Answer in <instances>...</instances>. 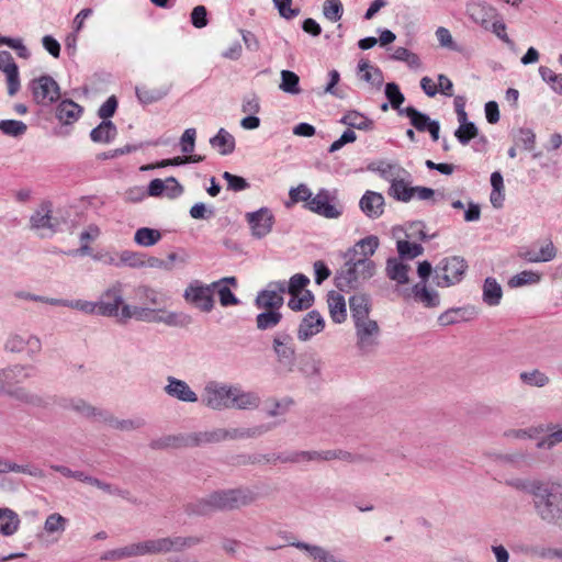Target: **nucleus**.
I'll return each instance as SVG.
<instances>
[{
  "mask_svg": "<svg viewBox=\"0 0 562 562\" xmlns=\"http://www.w3.org/2000/svg\"><path fill=\"white\" fill-rule=\"evenodd\" d=\"M257 497V493L248 486L217 490L186 504L184 513L189 516H209L215 512L237 510L249 506Z\"/></svg>",
  "mask_w": 562,
  "mask_h": 562,
  "instance_id": "obj_1",
  "label": "nucleus"
},
{
  "mask_svg": "<svg viewBox=\"0 0 562 562\" xmlns=\"http://www.w3.org/2000/svg\"><path fill=\"white\" fill-rule=\"evenodd\" d=\"M31 364L14 363L0 369V394L7 395L20 403L42 407L45 401L42 396L19 384L33 376Z\"/></svg>",
  "mask_w": 562,
  "mask_h": 562,
  "instance_id": "obj_2",
  "label": "nucleus"
},
{
  "mask_svg": "<svg viewBox=\"0 0 562 562\" xmlns=\"http://www.w3.org/2000/svg\"><path fill=\"white\" fill-rule=\"evenodd\" d=\"M532 504L540 520L562 528V487L560 484L544 482L532 499Z\"/></svg>",
  "mask_w": 562,
  "mask_h": 562,
  "instance_id": "obj_3",
  "label": "nucleus"
},
{
  "mask_svg": "<svg viewBox=\"0 0 562 562\" xmlns=\"http://www.w3.org/2000/svg\"><path fill=\"white\" fill-rule=\"evenodd\" d=\"M345 263L336 271L335 285L340 291H350L359 288L364 281L372 278L376 266L372 260L358 259L342 254Z\"/></svg>",
  "mask_w": 562,
  "mask_h": 562,
  "instance_id": "obj_4",
  "label": "nucleus"
},
{
  "mask_svg": "<svg viewBox=\"0 0 562 562\" xmlns=\"http://www.w3.org/2000/svg\"><path fill=\"white\" fill-rule=\"evenodd\" d=\"M271 350L279 368L286 373L295 370L296 346L294 337L288 330H278L271 338Z\"/></svg>",
  "mask_w": 562,
  "mask_h": 562,
  "instance_id": "obj_5",
  "label": "nucleus"
},
{
  "mask_svg": "<svg viewBox=\"0 0 562 562\" xmlns=\"http://www.w3.org/2000/svg\"><path fill=\"white\" fill-rule=\"evenodd\" d=\"M160 554L158 538L145 539L105 551L101 559L117 562L125 559Z\"/></svg>",
  "mask_w": 562,
  "mask_h": 562,
  "instance_id": "obj_6",
  "label": "nucleus"
},
{
  "mask_svg": "<svg viewBox=\"0 0 562 562\" xmlns=\"http://www.w3.org/2000/svg\"><path fill=\"white\" fill-rule=\"evenodd\" d=\"M308 211L328 218H339L344 213V205L337 198V190L319 189L308 203Z\"/></svg>",
  "mask_w": 562,
  "mask_h": 562,
  "instance_id": "obj_7",
  "label": "nucleus"
},
{
  "mask_svg": "<svg viewBox=\"0 0 562 562\" xmlns=\"http://www.w3.org/2000/svg\"><path fill=\"white\" fill-rule=\"evenodd\" d=\"M233 384L218 381H209L205 383L201 403L212 411H224L231 408Z\"/></svg>",
  "mask_w": 562,
  "mask_h": 562,
  "instance_id": "obj_8",
  "label": "nucleus"
},
{
  "mask_svg": "<svg viewBox=\"0 0 562 562\" xmlns=\"http://www.w3.org/2000/svg\"><path fill=\"white\" fill-rule=\"evenodd\" d=\"M468 269L467 261L459 256L445 258L435 269L438 286H451L459 283Z\"/></svg>",
  "mask_w": 562,
  "mask_h": 562,
  "instance_id": "obj_9",
  "label": "nucleus"
},
{
  "mask_svg": "<svg viewBox=\"0 0 562 562\" xmlns=\"http://www.w3.org/2000/svg\"><path fill=\"white\" fill-rule=\"evenodd\" d=\"M3 349L9 353H21L26 351L30 359H35L42 350V341L34 334L11 333L4 341Z\"/></svg>",
  "mask_w": 562,
  "mask_h": 562,
  "instance_id": "obj_10",
  "label": "nucleus"
},
{
  "mask_svg": "<svg viewBox=\"0 0 562 562\" xmlns=\"http://www.w3.org/2000/svg\"><path fill=\"white\" fill-rule=\"evenodd\" d=\"M33 100L43 106L50 105L60 98L59 85L48 75H43L30 82Z\"/></svg>",
  "mask_w": 562,
  "mask_h": 562,
  "instance_id": "obj_11",
  "label": "nucleus"
},
{
  "mask_svg": "<svg viewBox=\"0 0 562 562\" xmlns=\"http://www.w3.org/2000/svg\"><path fill=\"white\" fill-rule=\"evenodd\" d=\"M31 229L36 231L41 237H49L58 232L59 221L52 215V203L43 202L31 215Z\"/></svg>",
  "mask_w": 562,
  "mask_h": 562,
  "instance_id": "obj_12",
  "label": "nucleus"
},
{
  "mask_svg": "<svg viewBox=\"0 0 562 562\" xmlns=\"http://www.w3.org/2000/svg\"><path fill=\"white\" fill-rule=\"evenodd\" d=\"M357 347L363 355L372 352L379 345L380 327L371 318L355 323Z\"/></svg>",
  "mask_w": 562,
  "mask_h": 562,
  "instance_id": "obj_13",
  "label": "nucleus"
},
{
  "mask_svg": "<svg viewBox=\"0 0 562 562\" xmlns=\"http://www.w3.org/2000/svg\"><path fill=\"white\" fill-rule=\"evenodd\" d=\"M284 293H286V281L270 282L265 290L258 292L255 305L259 310L280 311L284 303Z\"/></svg>",
  "mask_w": 562,
  "mask_h": 562,
  "instance_id": "obj_14",
  "label": "nucleus"
},
{
  "mask_svg": "<svg viewBox=\"0 0 562 562\" xmlns=\"http://www.w3.org/2000/svg\"><path fill=\"white\" fill-rule=\"evenodd\" d=\"M123 305V285L116 282L101 294L98 301V315L121 317L120 306Z\"/></svg>",
  "mask_w": 562,
  "mask_h": 562,
  "instance_id": "obj_15",
  "label": "nucleus"
},
{
  "mask_svg": "<svg viewBox=\"0 0 562 562\" xmlns=\"http://www.w3.org/2000/svg\"><path fill=\"white\" fill-rule=\"evenodd\" d=\"M212 283L209 285H202L198 283H191L184 291V299L194 304L198 308L203 312H211L214 307Z\"/></svg>",
  "mask_w": 562,
  "mask_h": 562,
  "instance_id": "obj_16",
  "label": "nucleus"
},
{
  "mask_svg": "<svg viewBox=\"0 0 562 562\" xmlns=\"http://www.w3.org/2000/svg\"><path fill=\"white\" fill-rule=\"evenodd\" d=\"M325 328V321L318 311H310L301 319L297 329L296 337L300 341L306 342L314 336L322 333Z\"/></svg>",
  "mask_w": 562,
  "mask_h": 562,
  "instance_id": "obj_17",
  "label": "nucleus"
},
{
  "mask_svg": "<svg viewBox=\"0 0 562 562\" xmlns=\"http://www.w3.org/2000/svg\"><path fill=\"white\" fill-rule=\"evenodd\" d=\"M469 18L484 30H490L491 24L499 18L497 10L485 1H472L467 4Z\"/></svg>",
  "mask_w": 562,
  "mask_h": 562,
  "instance_id": "obj_18",
  "label": "nucleus"
},
{
  "mask_svg": "<svg viewBox=\"0 0 562 562\" xmlns=\"http://www.w3.org/2000/svg\"><path fill=\"white\" fill-rule=\"evenodd\" d=\"M164 392L171 398L183 403H196L199 395L191 389V386L181 379L176 376H167Z\"/></svg>",
  "mask_w": 562,
  "mask_h": 562,
  "instance_id": "obj_19",
  "label": "nucleus"
},
{
  "mask_svg": "<svg viewBox=\"0 0 562 562\" xmlns=\"http://www.w3.org/2000/svg\"><path fill=\"white\" fill-rule=\"evenodd\" d=\"M246 216L254 237L260 239L271 232L274 220L268 209L262 207L256 212L248 213Z\"/></svg>",
  "mask_w": 562,
  "mask_h": 562,
  "instance_id": "obj_20",
  "label": "nucleus"
},
{
  "mask_svg": "<svg viewBox=\"0 0 562 562\" xmlns=\"http://www.w3.org/2000/svg\"><path fill=\"white\" fill-rule=\"evenodd\" d=\"M160 554H167L170 552H180L184 549L192 548L202 542L201 537L189 536V537H161L158 538Z\"/></svg>",
  "mask_w": 562,
  "mask_h": 562,
  "instance_id": "obj_21",
  "label": "nucleus"
},
{
  "mask_svg": "<svg viewBox=\"0 0 562 562\" xmlns=\"http://www.w3.org/2000/svg\"><path fill=\"white\" fill-rule=\"evenodd\" d=\"M0 70L7 76L8 93L14 95L20 90L19 69L12 55L7 50L0 52Z\"/></svg>",
  "mask_w": 562,
  "mask_h": 562,
  "instance_id": "obj_22",
  "label": "nucleus"
},
{
  "mask_svg": "<svg viewBox=\"0 0 562 562\" xmlns=\"http://www.w3.org/2000/svg\"><path fill=\"white\" fill-rule=\"evenodd\" d=\"M403 296L405 299L413 296L416 302L428 308L436 307L440 303L438 292L429 290L425 282H418L411 290H404Z\"/></svg>",
  "mask_w": 562,
  "mask_h": 562,
  "instance_id": "obj_23",
  "label": "nucleus"
},
{
  "mask_svg": "<svg viewBox=\"0 0 562 562\" xmlns=\"http://www.w3.org/2000/svg\"><path fill=\"white\" fill-rule=\"evenodd\" d=\"M260 405V397L251 391H244L239 385L233 384L231 408L256 409Z\"/></svg>",
  "mask_w": 562,
  "mask_h": 562,
  "instance_id": "obj_24",
  "label": "nucleus"
},
{
  "mask_svg": "<svg viewBox=\"0 0 562 562\" xmlns=\"http://www.w3.org/2000/svg\"><path fill=\"white\" fill-rule=\"evenodd\" d=\"M361 211L370 218H379L384 212V198L381 193L367 191L359 201Z\"/></svg>",
  "mask_w": 562,
  "mask_h": 562,
  "instance_id": "obj_25",
  "label": "nucleus"
},
{
  "mask_svg": "<svg viewBox=\"0 0 562 562\" xmlns=\"http://www.w3.org/2000/svg\"><path fill=\"white\" fill-rule=\"evenodd\" d=\"M273 425L262 424L252 428H221V440H237L259 437L272 429Z\"/></svg>",
  "mask_w": 562,
  "mask_h": 562,
  "instance_id": "obj_26",
  "label": "nucleus"
},
{
  "mask_svg": "<svg viewBox=\"0 0 562 562\" xmlns=\"http://www.w3.org/2000/svg\"><path fill=\"white\" fill-rule=\"evenodd\" d=\"M380 241L375 235L367 236L358 240L352 247L348 248L346 256L356 257L358 259L371 260L370 257L379 248Z\"/></svg>",
  "mask_w": 562,
  "mask_h": 562,
  "instance_id": "obj_27",
  "label": "nucleus"
},
{
  "mask_svg": "<svg viewBox=\"0 0 562 562\" xmlns=\"http://www.w3.org/2000/svg\"><path fill=\"white\" fill-rule=\"evenodd\" d=\"M322 367V359L314 352L301 353L299 357L297 371L306 378L321 375Z\"/></svg>",
  "mask_w": 562,
  "mask_h": 562,
  "instance_id": "obj_28",
  "label": "nucleus"
},
{
  "mask_svg": "<svg viewBox=\"0 0 562 562\" xmlns=\"http://www.w3.org/2000/svg\"><path fill=\"white\" fill-rule=\"evenodd\" d=\"M65 407L78 413L83 417L91 418L100 423H102L104 414L106 412L105 409L92 406L82 398H71L68 401Z\"/></svg>",
  "mask_w": 562,
  "mask_h": 562,
  "instance_id": "obj_29",
  "label": "nucleus"
},
{
  "mask_svg": "<svg viewBox=\"0 0 562 562\" xmlns=\"http://www.w3.org/2000/svg\"><path fill=\"white\" fill-rule=\"evenodd\" d=\"M291 546L295 547L299 550L305 551L308 554V557L313 560V562H344L337 557H335L327 549L317 544L296 541L292 542Z\"/></svg>",
  "mask_w": 562,
  "mask_h": 562,
  "instance_id": "obj_30",
  "label": "nucleus"
},
{
  "mask_svg": "<svg viewBox=\"0 0 562 562\" xmlns=\"http://www.w3.org/2000/svg\"><path fill=\"white\" fill-rule=\"evenodd\" d=\"M370 297L363 293H356L349 297V308L353 323L370 318Z\"/></svg>",
  "mask_w": 562,
  "mask_h": 562,
  "instance_id": "obj_31",
  "label": "nucleus"
},
{
  "mask_svg": "<svg viewBox=\"0 0 562 562\" xmlns=\"http://www.w3.org/2000/svg\"><path fill=\"white\" fill-rule=\"evenodd\" d=\"M557 249L551 240H547L539 250L526 249L520 252V257L528 262H548L554 259Z\"/></svg>",
  "mask_w": 562,
  "mask_h": 562,
  "instance_id": "obj_32",
  "label": "nucleus"
},
{
  "mask_svg": "<svg viewBox=\"0 0 562 562\" xmlns=\"http://www.w3.org/2000/svg\"><path fill=\"white\" fill-rule=\"evenodd\" d=\"M221 428L207 431H195L186 435L187 447H199L207 443L221 442Z\"/></svg>",
  "mask_w": 562,
  "mask_h": 562,
  "instance_id": "obj_33",
  "label": "nucleus"
},
{
  "mask_svg": "<svg viewBox=\"0 0 562 562\" xmlns=\"http://www.w3.org/2000/svg\"><path fill=\"white\" fill-rule=\"evenodd\" d=\"M102 423L121 431H132L145 426V420L143 418L119 419L109 411L105 412Z\"/></svg>",
  "mask_w": 562,
  "mask_h": 562,
  "instance_id": "obj_34",
  "label": "nucleus"
},
{
  "mask_svg": "<svg viewBox=\"0 0 562 562\" xmlns=\"http://www.w3.org/2000/svg\"><path fill=\"white\" fill-rule=\"evenodd\" d=\"M327 303L333 322L342 323L347 317L345 297L335 291H330L327 295Z\"/></svg>",
  "mask_w": 562,
  "mask_h": 562,
  "instance_id": "obj_35",
  "label": "nucleus"
},
{
  "mask_svg": "<svg viewBox=\"0 0 562 562\" xmlns=\"http://www.w3.org/2000/svg\"><path fill=\"white\" fill-rule=\"evenodd\" d=\"M82 113V108L71 100H63L56 111L57 119L63 124H72Z\"/></svg>",
  "mask_w": 562,
  "mask_h": 562,
  "instance_id": "obj_36",
  "label": "nucleus"
},
{
  "mask_svg": "<svg viewBox=\"0 0 562 562\" xmlns=\"http://www.w3.org/2000/svg\"><path fill=\"white\" fill-rule=\"evenodd\" d=\"M154 311L148 306H132L123 305L121 308V321L126 322L131 318H135L140 322L154 323Z\"/></svg>",
  "mask_w": 562,
  "mask_h": 562,
  "instance_id": "obj_37",
  "label": "nucleus"
},
{
  "mask_svg": "<svg viewBox=\"0 0 562 562\" xmlns=\"http://www.w3.org/2000/svg\"><path fill=\"white\" fill-rule=\"evenodd\" d=\"M117 134V128L112 121L102 122L90 132V138L94 143L109 144Z\"/></svg>",
  "mask_w": 562,
  "mask_h": 562,
  "instance_id": "obj_38",
  "label": "nucleus"
},
{
  "mask_svg": "<svg viewBox=\"0 0 562 562\" xmlns=\"http://www.w3.org/2000/svg\"><path fill=\"white\" fill-rule=\"evenodd\" d=\"M408 270L409 266L396 258H389L386 261V276L398 284L408 283Z\"/></svg>",
  "mask_w": 562,
  "mask_h": 562,
  "instance_id": "obj_39",
  "label": "nucleus"
},
{
  "mask_svg": "<svg viewBox=\"0 0 562 562\" xmlns=\"http://www.w3.org/2000/svg\"><path fill=\"white\" fill-rule=\"evenodd\" d=\"M546 481L535 479V480H528V479H521V477H513L505 481V484L507 486H510L517 491H521L525 493H528L532 496V499L539 492V490L542 487Z\"/></svg>",
  "mask_w": 562,
  "mask_h": 562,
  "instance_id": "obj_40",
  "label": "nucleus"
},
{
  "mask_svg": "<svg viewBox=\"0 0 562 562\" xmlns=\"http://www.w3.org/2000/svg\"><path fill=\"white\" fill-rule=\"evenodd\" d=\"M503 290L494 278H486L483 284V302L490 306H497L501 303Z\"/></svg>",
  "mask_w": 562,
  "mask_h": 562,
  "instance_id": "obj_41",
  "label": "nucleus"
},
{
  "mask_svg": "<svg viewBox=\"0 0 562 562\" xmlns=\"http://www.w3.org/2000/svg\"><path fill=\"white\" fill-rule=\"evenodd\" d=\"M340 123L347 125L351 128H357L361 131H371L373 130L374 123L372 120L363 115L358 111H349L341 119Z\"/></svg>",
  "mask_w": 562,
  "mask_h": 562,
  "instance_id": "obj_42",
  "label": "nucleus"
},
{
  "mask_svg": "<svg viewBox=\"0 0 562 562\" xmlns=\"http://www.w3.org/2000/svg\"><path fill=\"white\" fill-rule=\"evenodd\" d=\"M358 70L361 74V80H364L372 86L380 88L383 83V74L382 71L372 65L368 60L361 59L358 64Z\"/></svg>",
  "mask_w": 562,
  "mask_h": 562,
  "instance_id": "obj_43",
  "label": "nucleus"
},
{
  "mask_svg": "<svg viewBox=\"0 0 562 562\" xmlns=\"http://www.w3.org/2000/svg\"><path fill=\"white\" fill-rule=\"evenodd\" d=\"M210 144L217 148L221 155H229L235 149V138L225 128H220L217 134L210 139Z\"/></svg>",
  "mask_w": 562,
  "mask_h": 562,
  "instance_id": "obj_44",
  "label": "nucleus"
},
{
  "mask_svg": "<svg viewBox=\"0 0 562 562\" xmlns=\"http://www.w3.org/2000/svg\"><path fill=\"white\" fill-rule=\"evenodd\" d=\"M400 115H405L409 119L411 124L419 132H426L430 123L434 121L427 114L418 111L414 106H406L400 110Z\"/></svg>",
  "mask_w": 562,
  "mask_h": 562,
  "instance_id": "obj_45",
  "label": "nucleus"
},
{
  "mask_svg": "<svg viewBox=\"0 0 562 562\" xmlns=\"http://www.w3.org/2000/svg\"><path fill=\"white\" fill-rule=\"evenodd\" d=\"M282 321L280 311L265 310L256 316V327L265 331L276 328Z\"/></svg>",
  "mask_w": 562,
  "mask_h": 562,
  "instance_id": "obj_46",
  "label": "nucleus"
},
{
  "mask_svg": "<svg viewBox=\"0 0 562 562\" xmlns=\"http://www.w3.org/2000/svg\"><path fill=\"white\" fill-rule=\"evenodd\" d=\"M20 525V518L10 508H0V533L3 536L13 535Z\"/></svg>",
  "mask_w": 562,
  "mask_h": 562,
  "instance_id": "obj_47",
  "label": "nucleus"
},
{
  "mask_svg": "<svg viewBox=\"0 0 562 562\" xmlns=\"http://www.w3.org/2000/svg\"><path fill=\"white\" fill-rule=\"evenodd\" d=\"M100 235V228L95 225H90L87 227L79 236L80 239V247L76 250H71L67 252L68 255H80V256H87L91 255V248L89 246V241L94 240Z\"/></svg>",
  "mask_w": 562,
  "mask_h": 562,
  "instance_id": "obj_48",
  "label": "nucleus"
},
{
  "mask_svg": "<svg viewBox=\"0 0 562 562\" xmlns=\"http://www.w3.org/2000/svg\"><path fill=\"white\" fill-rule=\"evenodd\" d=\"M414 187H408L404 179L393 178L389 189V195L401 202H408L413 199Z\"/></svg>",
  "mask_w": 562,
  "mask_h": 562,
  "instance_id": "obj_49",
  "label": "nucleus"
},
{
  "mask_svg": "<svg viewBox=\"0 0 562 562\" xmlns=\"http://www.w3.org/2000/svg\"><path fill=\"white\" fill-rule=\"evenodd\" d=\"M162 235L160 231L149 227H140L134 234V241L142 247H151L156 245Z\"/></svg>",
  "mask_w": 562,
  "mask_h": 562,
  "instance_id": "obj_50",
  "label": "nucleus"
},
{
  "mask_svg": "<svg viewBox=\"0 0 562 562\" xmlns=\"http://www.w3.org/2000/svg\"><path fill=\"white\" fill-rule=\"evenodd\" d=\"M281 82L279 89L289 94H299L300 89V77L291 70L281 71Z\"/></svg>",
  "mask_w": 562,
  "mask_h": 562,
  "instance_id": "obj_51",
  "label": "nucleus"
},
{
  "mask_svg": "<svg viewBox=\"0 0 562 562\" xmlns=\"http://www.w3.org/2000/svg\"><path fill=\"white\" fill-rule=\"evenodd\" d=\"M182 447H187L186 435L165 436L150 442V448L156 450Z\"/></svg>",
  "mask_w": 562,
  "mask_h": 562,
  "instance_id": "obj_52",
  "label": "nucleus"
},
{
  "mask_svg": "<svg viewBox=\"0 0 562 562\" xmlns=\"http://www.w3.org/2000/svg\"><path fill=\"white\" fill-rule=\"evenodd\" d=\"M135 297L144 305V306H148V305H159L162 303L160 296H159V293L147 286V285H140L138 288H136L135 290Z\"/></svg>",
  "mask_w": 562,
  "mask_h": 562,
  "instance_id": "obj_53",
  "label": "nucleus"
},
{
  "mask_svg": "<svg viewBox=\"0 0 562 562\" xmlns=\"http://www.w3.org/2000/svg\"><path fill=\"white\" fill-rule=\"evenodd\" d=\"M396 248L400 257L408 260L415 259L424 252V247L420 244L407 240H397Z\"/></svg>",
  "mask_w": 562,
  "mask_h": 562,
  "instance_id": "obj_54",
  "label": "nucleus"
},
{
  "mask_svg": "<svg viewBox=\"0 0 562 562\" xmlns=\"http://www.w3.org/2000/svg\"><path fill=\"white\" fill-rule=\"evenodd\" d=\"M27 125L18 120H1L0 131L11 137H21L26 133Z\"/></svg>",
  "mask_w": 562,
  "mask_h": 562,
  "instance_id": "obj_55",
  "label": "nucleus"
},
{
  "mask_svg": "<svg viewBox=\"0 0 562 562\" xmlns=\"http://www.w3.org/2000/svg\"><path fill=\"white\" fill-rule=\"evenodd\" d=\"M519 379L522 383L536 386V387H543L549 383V376L541 372L540 370H531V371H524L519 374Z\"/></svg>",
  "mask_w": 562,
  "mask_h": 562,
  "instance_id": "obj_56",
  "label": "nucleus"
},
{
  "mask_svg": "<svg viewBox=\"0 0 562 562\" xmlns=\"http://www.w3.org/2000/svg\"><path fill=\"white\" fill-rule=\"evenodd\" d=\"M92 486H95L99 490H101V491H103V492H105V493H108L110 495H116V496H120V497H122V498H124V499H126V501H128V502H131L133 504H137L136 498L132 497L130 491L120 488V487H117L115 485H112L110 483H105V482H103V481H101V480H99L97 477L94 479V482H93Z\"/></svg>",
  "mask_w": 562,
  "mask_h": 562,
  "instance_id": "obj_57",
  "label": "nucleus"
},
{
  "mask_svg": "<svg viewBox=\"0 0 562 562\" xmlns=\"http://www.w3.org/2000/svg\"><path fill=\"white\" fill-rule=\"evenodd\" d=\"M297 457L301 458V462L330 461L337 459V450L300 451Z\"/></svg>",
  "mask_w": 562,
  "mask_h": 562,
  "instance_id": "obj_58",
  "label": "nucleus"
},
{
  "mask_svg": "<svg viewBox=\"0 0 562 562\" xmlns=\"http://www.w3.org/2000/svg\"><path fill=\"white\" fill-rule=\"evenodd\" d=\"M167 94L166 90L136 87V95L143 104H150L161 100Z\"/></svg>",
  "mask_w": 562,
  "mask_h": 562,
  "instance_id": "obj_59",
  "label": "nucleus"
},
{
  "mask_svg": "<svg viewBox=\"0 0 562 562\" xmlns=\"http://www.w3.org/2000/svg\"><path fill=\"white\" fill-rule=\"evenodd\" d=\"M313 302V293L311 291H305L304 293H295V295H291V299L288 302V306L292 311H303L311 307Z\"/></svg>",
  "mask_w": 562,
  "mask_h": 562,
  "instance_id": "obj_60",
  "label": "nucleus"
},
{
  "mask_svg": "<svg viewBox=\"0 0 562 562\" xmlns=\"http://www.w3.org/2000/svg\"><path fill=\"white\" fill-rule=\"evenodd\" d=\"M344 7L340 0H325L323 3V14L330 22H337L341 19Z\"/></svg>",
  "mask_w": 562,
  "mask_h": 562,
  "instance_id": "obj_61",
  "label": "nucleus"
},
{
  "mask_svg": "<svg viewBox=\"0 0 562 562\" xmlns=\"http://www.w3.org/2000/svg\"><path fill=\"white\" fill-rule=\"evenodd\" d=\"M384 92L391 106L400 113V110H403L401 105L405 101V97L401 92L400 87L395 82H389L385 85Z\"/></svg>",
  "mask_w": 562,
  "mask_h": 562,
  "instance_id": "obj_62",
  "label": "nucleus"
},
{
  "mask_svg": "<svg viewBox=\"0 0 562 562\" xmlns=\"http://www.w3.org/2000/svg\"><path fill=\"white\" fill-rule=\"evenodd\" d=\"M289 195L293 203L304 202L306 210H308V203L314 196L310 188L304 183L299 184L296 188H291Z\"/></svg>",
  "mask_w": 562,
  "mask_h": 562,
  "instance_id": "obj_63",
  "label": "nucleus"
},
{
  "mask_svg": "<svg viewBox=\"0 0 562 562\" xmlns=\"http://www.w3.org/2000/svg\"><path fill=\"white\" fill-rule=\"evenodd\" d=\"M540 281V274L533 271H521L515 274L508 281V285L512 288H518L526 284L538 283Z\"/></svg>",
  "mask_w": 562,
  "mask_h": 562,
  "instance_id": "obj_64",
  "label": "nucleus"
}]
</instances>
